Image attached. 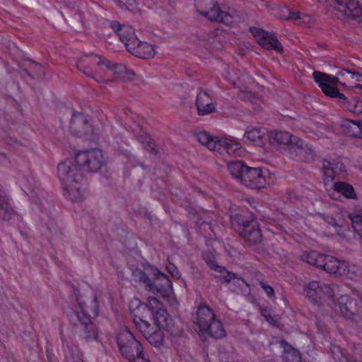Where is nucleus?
Instances as JSON below:
<instances>
[{
  "mask_svg": "<svg viewBox=\"0 0 362 362\" xmlns=\"http://www.w3.org/2000/svg\"><path fill=\"white\" fill-rule=\"evenodd\" d=\"M58 176L69 198L80 202L86 197L83 171L77 165L75 158L66 159L58 165Z\"/></svg>",
  "mask_w": 362,
  "mask_h": 362,
  "instance_id": "f257e3e1",
  "label": "nucleus"
},
{
  "mask_svg": "<svg viewBox=\"0 0 362 362\" xmlns=\"http://www.w3.org/2000/svg\"><path fill=\"white\" fill-rule=\"evenodd\" d=\"M90 313L88 307L86 305L81 296H76V303L74 305L71 320L79 327L80 332L86 339H95L97 336V330L92 322L91 314L97 315L98 313V304L96 297L91 301Z\"/></svg>",
  "mask_w": 362,
  "mask_h": 362,
  "instance_id": "f03ea898",
  "label": "nucleus"
},
{
  "mask_svg": "<svg viewBox=\"0 0 362 362\" xmlns=\"http://www.w3.org/2000/svg\"><path fill=\"white\" fill-rule=\"evenodd\" d=\"M228 170L232 177L250 188H261L266 185L265 176L259 168H250L241 161L228 163Z\"/></svg>",
  "mask_w": 362,
  "mask_h": 362,
  "instance_id": "7ed1b4c3",
  "label": "nucleus"
},
{
  "mask_svg": "<svg viewBox=\"0 0 362 362\" xmlns=\"http://www.w3.org/2000/svg\"><path fill=\"white\" fill-rule=\"evenodd\" d=\"M76 67L87 76L96 79L97 76L105 83L113 81L106 78L107 70L112 69L111 62L96 54H90L82 57L78 61Z\"/></svg>",
  "mask_w": 362,
  "mask_h": 362,
  "instance_id": "20e7f679",
  "label": "nucleus"
},
{
  "mask_svg": "<svg viewBox=\"0 0 362 362\" xmlns=\"http://www.w3.org/2000/svg\"><path fill=\"white\" fill-rule=\"evenodd\" d=\"M304 291L306 298L312 303L330 307L337 293L338 286L320 281H312L305 286Z\"/></svg>",
  "mask_w": 362,
  "mask_h": 362,
  "instance_id": "39448f33",
  "label": "nucleus"
},
{
  "mask_svg": "<svg viewBox=\"0 0 362 362\" xmlns=\"http://www.w3.org/2000/svg\"><path fill=\"white\" fill-rule=\"evenodd\" d=\"M331 310L337 315L346 320L358 322L362 320V299L354 298L348 295H342L332 301Z\"/></svg>",
  "mask_w": 362,
  "mask_h": 362,
  "instance_id": "423d86ee",
  "label": "nucleus"
},
{
  "mask_svg": "<svg viewBox=\"0 0 362 362\" xmlns=\"http://www.w3.org/2000/svg\"><path fill=\"white\" fill-rule=\"evenodd\" d=\"M197 11L211 21L230 25L233 22L234 11H223L215 0H195Z\"/></svg>",
  "mask_w": 362,
  "mask_h": 362,
  "instance_id": "0eeeda50",
  "label": "nucleus"
},
{
  "mask_svg": "<svg viewBox=\"0 0 362 362\" xmlns=\"http://www.w3.org/2000/svg\"><path fill=\"white\" fill-rule=\"evenodd\" d=\"M74 158L83 172H97L105 163L102 151L98 149L80 151Z\"/></svg>",
  "mask_w": 362,
  "mask_h": 362,
  "instance_id": "6e6552de",
  "label": "nucleus"
},
{
  "mask_svg": "<svg viewBox=\"0 0 362 362\" xmlns=\"http://www.w3.org/2000/svg\"><path fill=\"white\" fill-rule=\"evenodd\" d=\"M117 342L121 354L128 360L140 354L143 350L141 343L136 340L132 332L127 329L119 332L117 337Z\"/></svg>",
  "mask_w": 362,
  "mask_h": 362,
  "instance_id": "1a4fd4ad",
  "label": "nucleus"
},
{
  "mask_svg": "<svg viewBox=\"0 0 362 362\" xmlns=\"http://www.w3.org/2000/svg\"><path fill=\"white\" fill-rule=\"evenodd\" d=\"M134 323L149 343L156 346H159L163 344V334L156 325H151L142 316L138 315H135Z\"/></svg>",
  "mask_w": 362,
  "mask_h": 362,
  "instance_id": "9d476101",
  "label": "nucleus"
},
{
  "mask_svg": "<svg viewBox=\"0 0 362 362\" xmlns=\"http://www.w3.org/2000/svg\"><path fill=\"white\" fill-rule=\"evenodd\" d=\"M70 132L78 137L100 134L102 129L98 127H92L88 124L87 117L81 113H74L70 120Z\"/></svg>",
  "mask_w": 362,
  "mask_h": 362,
  "instance_id": "9b49d317",
  "label": "nucleus"
},
{
  "mask_svg": "<svg viewBox=\"0 0 362 362\" xmlns=\"http://www.w3.org/2000/svg\"><path fill=\"white\" fill-rule=\"evenodd\" d=\"M149 271L151 272V275L153 276V280H150V282L147 284L146 290L153 293H158L162 297L168 296L173 291L172 283L170 279L156 268H151Z\"/></svg>",
  "mask_w": 362,
  "mask_h": 362,
  "instance_id": "f8f14e48",
  "label": "nucleus"
},
{
  "mask_svg": "<svg viewBox=\"0 0 362 362\" xmlns=\"http://www.w3.org/2000/svg\"><path fill=\"white\" fill-rule=\"evenodd\" d=\"M315 82L322 89V92L331 98L337 97L340 99H346L344 94L339 92L337 85L339 83V78L325 73L315 71L313 74Z\"/></svg>",
  "mask_w": 362,
  "mask_h": 362,
  "instance_id": "ddd939ff",
  "label": "nucleus"
},
{
  "mask_svg": "<svg viewBox=\"0 0 362 362\" xmlns=\"http://www.w3.org/2000/svg\"><path fill=\"white\" fill-rule=\"evenodd\" d=\"M322 269L328 273L338 276H346L352 279L355 276V267L346 261H339L337 258L326 255Z\"/></svg>",
  "mask_w": 362,
  "mask_h": 362,
  "instance_id": "4468645a",
  "label": "nucleus"
},
{
  "mask_svg": "<svg viewBox=\"0 0 362 362\" xmlns=\"http://www.w3.org/2000/svg\"><path fill=\"white\" fill-rule=\"evenodd\" d=\"M344 16L361 21L362 8L355 0H325Z\"/></svg>",
  "mask_w": 362,
  "mask_h": 362,
  "instance_id": "2eb2a0df",
  "label": "nucleus"
},
{
  "mask_svg": "<svg viewBox=\"0 0 362 362\" xmlns=\"http://www.w3.org/2000/svg\"><path fill=\"white\" fill-rule=\"evenodd\" d=\"M322 169L325 182H332L336 176L346 172L345 165L340 156L329 157L322 161Z\"/></svg>",
  "mask_w": 362,
  "mask_h": 362,
  "instance_id": "dca6fc26",
  "label": "nucleus"
},
{
  "mask_svg": "<svg viewBox=\"0 0 362 362\" xmlns=\"http://www.w3.org/2000/svg\"><path fill=\"white\" fill-rule=\"evenodd\" d=\"M250 32L258 44L266 49H274L277 52H282L283 47L279 41L273 35L260 28H252Z\"/></svg>",
  "mask_w": 362,
  "mask_h": 362,
  "instance_id": "f3484780",
  "label": "nucleus"
},
{
  "mask_svg": "<svg viewBox=\"0 0 362 362\" xmlns=\"http://www.w3.org/2000/svg\"><path fill=\"white\" fill-rule=\"evenodd\" d=\"M215 314L213 310L205 305H199L197 313L195 323L198 327V333L205 334L209 329V325L215 320Z\"/></svg>",
  "mask_w": 362,
  "mask_h": 362,
  "instance_id": "a211bd4d",
  "label": "nucleus"
},
{
  "mask_svg": "<svg viewBox=\"0 0 362 362\" xmlns=\"http://www.w3.org/2000/svg\"><path fill=\"white\" fill-rule=\"evenodd\" d=\"M110 25L119 37V40L125 45L127 50L130 49V44L133 45L136 42L137 37L131 26L122 25L117 21L112 22Z\"/></svg>",
  "mask_w": 362,
  "mask_h": 362,
  "instance_id": "6ab92c4d",
  "label": "nucleus"
},
{
  "mask_svg": "<svg viewBox=\"0 0 362 362\" xmlns=\"http://www.w3.org/2000/svg\"><path fill=\"white\" fill-rule=\"evenodd\" d=\"M238 233L250 245H258L262 241V232L256 221H252L247 228L238 230Z\"/></svg>",
  "mask_w": 362,
  "mask_h": 362,
  "instance_id": "aec40b11",
  "label": "nucleus"
},
{
  "mask_svg": "<svg viewBox=\"0 0 362 362\" xmlns=\"http://www.w3.org/2000/svg\"><path fill=\"white\" fill-rule=\"evenodd\" d=\"M130 49L128 51L132 54L141 59H151L156 54L153 45L145 42H141L138 38L136 43L130 44Z\"/></svg>",
  "mask_w": 362,
  "mask_h": 362,
  "instance_id": "412c9836",
  "label": "nucleus"
},
{
  "mask_svg": "<svg viewBox=\"0 0 362 362\" xmlns=\"http://www.w3.org/2000/svg\"><path fill=\"white\" fill-rule=\"evenodd\" d=\"M155 325L161 330V329H165L169 331L173 335H181L182 332L180 330L174 332L173 329V320L169 317V315L166 310L159 309L156 311L155 313L152 314Z\"/></svg>",
  "mask_w": 362,
  "mask_h": 362,
  "instance_id": "4be33fe9",
  "label": "nucleus"
},
{
  "mask_svg": "<svg viewBox=\"0 0 362 362\" xmlns=\"http://www.w3.org/2000/svg\"><path fill=\"white\" fill-rule=\"evenodd\" d=\"M196 106L199 115H205L215 111V104L206 92H200L197 95Z\"/></svg>",
  "mask_w": 362,
  "mask_h": 362,
  "instance_id": "5701e85b",
  "label": "nucleus"
},
{
  "mask_svg": "<svg viewBox=\"0 0 362 362\" xmlns=\"http://www.w3.org/2000/svg\"><path fill=\"white\" fill-rule=\"evenodd\" d=\"M269 141L273 144L289 145L293 149L296 143L299 138L292 136L287 132H272L269 136Z\"/></svg>",
  "mask_w": 362,
  "mask_h": 362,
  "instance_id": "b1692460",
  "label": "nucleus"
},
{
  "mask_svg": "<svg viewBox=\"0 0 362 362\" xmlns=\"http://www.w3.org/2000/svg\"><path fill=\"white\" fill-rule=\"evenodd\" d=\"M244 138L253 145L262 147L267 139V135L264 129L253 128L245 133Z\"/></svg>",
  "mask_w": 362,
  "mask_h": 362,
  "instance_id": "393cba45",
  "label": "nucleus"
},
{
  "mask_svg": "<svg viewBox=\"0 0 362 362\" xmlns=\"http://www.w3.org/2000/svg\"><path fill=\"white\" fill-rule=\"evenodd\" d=\"M216 151L223 153L224 151L228 155L235 154L240 149V144L230 139H218Z\"/></svg>",
  "mask_w": 362,
  "mask_h": 362,
  "instance_id": "a878e982",
  "label": "nucleus"
},
{
  "mask_svg": "<svg viewBox=\"0 0 362 362\" xmlns=\"http://www.w3.org/2000/svg\"><path fill=\"white\" fill-rule=\"evenodd\" d=\"M296 146L293 148L297 153L303 158L306 162H311L315 158V151L311 146L305 144L303 140H296Z\"/></svg>",
  "mask_w": 362,
  "mask_h": 362,
  "instance_id": "bb28decb",
  "label": "nucleus"
},
{
  "mask_svg": "<svg viewBox=\"0 0 362 362\" xmlns=\"http://www.w3.org/2000/svg\"><path fill=\"white\" fill-rule=\"evenodd\" d=\"M111 66L112 69L107 70V77L109 78V74H112L114 76H121L124 81H132L134 79L136 74L132 70L127 69L126 66L123 64H112Z\"/></svg>",
  "mask_w": 362,
  "mask_h": 362,
  "instance_id": "cd10ccee",
  "label": "nucleus"
},
{
  "mask_svg": "<svg viewBox=\"0 0 362 362\" xmlns=\"http://www.w3.org/2000/svg\"><path fill=\"white\" fill-rule=\"evenodd\" d=\"M284 349L282 359L284 362H300L301 357L298 350L295 349L284 341H281Z\"/></svg>",
  "mask_w": 362,
  "mask_h": 362,
  "instance_id": "c85d7f7f",
  "label": "nucleus"
},
{
  "mask_svg": "<svg viewBox=\"0 0 362 362\" xmlns=\"http://www.w3.org/2000/svg\"><path fill=\"white\" fill-rule=\"evenodd\" d=\"M233 224H237V230H241L242 228H247L252 221H255L252 215L247 211H243L240 213L235 214L232 219Z\"/></svg>",
  "mask_w": 362,
  "mask_h": 362,
  "instance_id": "c756f323",
  "label": "nucleus"
},
{
  "mask_svg": "<svg viewBox=\"0 0 362 362\" xmlns=\"http://www.w3.org/2000/svg\"><path fill=\"white\" fill-rule=\"evenodd\" d=\"M197 139L198 141L206 146L209 150L216 151V148L218 141L217 138L211 136L208 132H201L197 134Z\"/></svg>",
  "mask_w": 362,
  "mask_h": 362,
  "instance_id": "7c9ffc66",
  "label": "nucleus"
},
{
  "mask_svg": "<svg viewBox=\"0 0 362 362\" xmlns=\"http://www.w3.org/2000/svg\"><path fill=\"white\" fill-rule=\"evenodd\" d=\"M325 256L326 255L320 254L315 251H312L308 254H304L302 256V259L310 264L322 268Z\"/></svg>",
  "mask_w": 362,
  "mask_h": 362,
  "instance_id": "2f4dec72",
  "label": "nucleus"
},
{
  "mask_svg": "<svg viewBox=\"0 0 362 362\" xmlns=\"http://www.w3.org/2000/svg\"><path fill=\"white\" fill-rule=\"evenodd\" d=\"M209 329L206 331L205 334H208L211 337L216 339L222 338L226 335L222 323L216 318L209 325Z\"/></svg>",
  "mask_w": 362,
  "mask_h": 362,
  "instance_id": "473e14b6",
  "label": "nucleus"
},
{
  "mask_svg": "<svg viewBox=\"0 0 362 362\" xmlns=\"http://www.w3.org/2000/svg\"><path fill=\"white\" fill-rule=\"evenodd\" d=\"M210 267L218 272L221 274L223 279L225 280L226 282L229 283L232 280H235L236 281H242L243 283H245L243 280H241L240 279L237 277V275L234 273L229 272L226 269L225 267L218 266L214 262H211L209 264Z\"/></svg>",
  "mask_w": 362,
  "mask_h": 362,
  "instance_id": "72a5a7b5",
  "label": "nucleus"
},
{
  "mask_svg": "<svg viewBox=\"0 0 362 362\" xmlns=\"http://www.w3.org/2000/svg\"><path fill=\"white\" fill-rule=\"evenodd\" d=\"M13 215V210L4 196L0 198V217L4 221L10 220Z\"/></svg>",
  "mask_w": 362,
  "mask_h": 362,
  "instance_id": "f704fd0d",
  "label": "nucleus"
},
{
  "mask_svg": "<svg viewBox=\"0 0 362 362\" xmlns=\"http://www.w3.org/2000/svg\"><path fill=\"white\" fill-rule=\"evenodd\" d=\"M334 189L341 193L347 198H354L355 197L354 189L349 184L342 182H336L334 185Z\"/></svg>",
  "mask_w": 362,
  "mask_h": 362,
  "instance_id": "c9c22d12",
  "label": "nucleus"
},
{
  "mask_svg": "<svg viewBox=\"0 0 362 362\" xmlns=\"http://www.w3.org/2000/svg\"><path fill=\"white\" fill-rule=\"evenodd\" d=\"M147 308L151 310V314H153L159 309H163L162 303L157 298L149 297L148 298V304L146 305H141L139 307L138 310H146Z\"/></svg>",
  "mask_w": 362,
  "mask_h": 362,
  "instance_id": "e433bc0d",
  "label": "nucleus"
},
{
  "mask_svg": "<svg viewBox=\"0 0 362 362\" xmlns=\"http://www.w3.org/2000/svg\"><path fill=\"white\" fill-rule=\"evenodd\" d=\"M132 275L134 281L143 283L145 285L146 289L147 288V284H148L151 279L146 272L141 269H136L133 270Z\"/></svg>",
  "mask_w": 362,
  "mask_h": 362,
  "instance_id": "4c0bfd02",
  "label": "nucleus"
},
{
  "mask_svg": "<svg viewBox=\"0 0 362 362\" xmlns=\"http://www.w3.org/2000/svg\"><path fill=\"white\" fill-rule=\"evenodd\" d=\"M349 133L356 137L361 136V131L360 130L359 121L349 120L346 124Z\"/></svg>",
  "mask_w": 362,
  "mask_h": 362,
  "instance_id": "58836bf2",
  "label": "nucleus"
},
{
  "mask_svg": "<svg viewBox=\"0 0 362 362\" xmlns=\"http://www.w3.org/2000/svg\"><path fill=\"white\" fill-rule=\"evenodd\" d=\"M331 352L334 358L338 362L345 361V358H346V356L344 355V354L342 353V350L339 346L337 345L332 346L331 348Z\"/></svg>",
  "mask_w": 362,
  "mask_h": 362,
  "instance_id": "ea45409f",
  "label": "nucleus"
},
{
  "mask_svg": "<svg viewBox=\"0 0 362 362\" xmlns=\"http://www.w3.org/2000/svg\"><path fill=\"white\" fill-rule=\"evenodd\" d=\"M353 228L362 238V217L358 216L352 223Z\"/></svg>",
  "mask_w": 362,
  "mask_h": 362,
  "instance_id": "a19ab883",
  "label": "nucleus"
},
{
  "mask_svg": "<svg viewBox=\"0 0 362 362\" xmlns=\"http://www.w3.org/2000/svg\"><path fill=\"white\" fill-rule=\"evenodd\" d=\"M166 269L174 278H176L177 279L180 278L181 274L178 271L177 268L173 264L169 262L166 265Z\"/></svg>",
  "mask_w": 362,
  "mask_h": 362,
  "instance_id": "79ce46f5",
  "label": "nucleus"
},
{
  "mask_svg": "<svg viewBox=\"0 0 362 362\" xmlns=\"http://www.w3.org/2000/svg\"><path fill=\"white\" fill-rule=\"evenodd\" d=\"M121 8L129 9V6H132L135 3V0H115Z\"/></svg>",
  "mask_w": 362,
  "mask_h": 362,
  "instance_id": "37998d69",
  "label": "nucleus"
},
{
  "mask_svg": "<svg viewBox=\"0 0 362 362\" xmlns=\"http://www.w3.org/2000/svg\"><path fill=\"white\" fill-rule=\"evenodd\" d=\"M259 285L269 297L274 296V288L264 281H260Z\"/></svg>",
  "mask_w": 362,
  "mask_h": 362,
  "instance_id": "c03bdc74",
  "label": "nucleus"
},
{
  "mask_svg": "<svg viewBox=\"0 0 362 362\" xmlns=\"http://www.w3.org/2000/svg\"><path fill=\"white\" fill-rule=\"evenodd\" d=\"M350 110L357 115L362 113V101H355L353 107H350Z\"/></svg>",
  "mask_w": 362,
  "mask_h": 362,
  "instance_id": "a18cd8bd",
  "label": "nucleus"
},
{
  "mask_svg": "<svg viewBox=\"0 0 362 362\" xmlns=\"http://www.w3.org/2000/svg\"><path fill=\"white\" fill-rule=\"evenodd\" d=\"M129 361L130 362H149L148 359L145 357V354L143 353V350L140 354L136 355Z\"/></svg>",
  "mask_w": 362,
  "mask_h": 362,
  "instance_id": "49530a36",
  "label": "nucleus"
},
{
  "mask_svg": "<svg viewBox=\"0 0 362 362\" xmlns=\"http://www.w3.org/2000/svg\"><path fill=\"white\" fill-rule=\"evenodd\" d=\"M344 70L346 71V73L351 75L352 78L355 79L356 81L362 82V74L349 69Z\"/></svg>",
  "mask_w": 362,
  "mask_h": 362,
  "instance_id": "de8ad7c7",
  "label": "nucleus"
},
{
  "mask_svg": "<svg viewBox=\"0 0 362 362\" xmlns=\"http://www.w3.org/2000/svg\"><path fill=\"white\" fill-rule=\"evenodd\" d=\"M144 144V147L146 148L148 151H149L151 153H156V151L154 148V144H152L149 140L146 141V143Z\"/></svg>",
  "mask_w": 362,
  "mask_h": 362,
  "instance_id": "09e8293b",
  "label": "nucleus"
},
{
  "mask_svg": "<svg viewBox=\"0 0 362 362\" xmlns=\"http://www.w3.org/2000/svg\"><path fill=\"white\" fill-rule=\"evenodd\" d=\"M300 18V13L290 11L288 16L285 18L286 20H298Z\"/></svg>",
  "mask_w": 362,
  "mask_h": 362,
  "instance_id": "8fccbe9b",
  "label": "nucleus"
},
{
  "mask_svg": "<svg viewBox=\"0 0 362 362\" xmlns=\"http://www.w3.org/2000/svg\"><path fill=\"white\" fill-rule=\"evenodd\" d=\"M262 315L266 318V320L270 323V324H275L276 321L271 316L270 313L267 310L262 311Z\"/></svg>",
  "mask_w": 362,
  "mask_h": 362,
  "instance_id": "3c124183",
  "label": "nucleus"
},
{
  "mask_svg": "<svg viewBox=\"0 0 362 362\" xmlns=\"http://www.w3.org/2000/svg\"><path fill=\"white\" fill-rule=\"evenodd\" d=\"M50 226L48 227L49 231L52 234H56L59 231V228L54 221H51Z\"/></svg>",
  "mask_w": 362,
  "mask_h": 362,
  "instance_id": "603ef678",
  "label": "nucleus"
},
{
  "mask_svg": "<svg viewBox=\"0 0 362 362\" xmlns=\"http://www.w3.org/2000/svg\"><path fill=\"white\" fill-rule=\"evenodd\" d=\"M67 362H82L81 360L79 358H70L67 361Z\"/></svg>",
  "mask_w": 362,
  "mask_h": 362,
  "instance_id": "864d4df0",
  "label": "nucleus"
},
{
  "mask_svg": "<svg viewBox=\"0 0 362 362\" xmlns=\"http://www.w3.org/2000/svg\"><path fill=\"white\" fill-rule=\"evenodd\" d=\"M345 69H343L340 72H339L337 74L338 76H343L344 75V72H346L345 70Z\"/></svg>",
  "mask_w": 362,
  "mask_h": 362,
  "instance_id": "5fc2aeb1",
  "label": "nucleus"
},
{
  "mask_svg": "<svg viewBox=\"0 0 362 362\" xmlns=\"http://www.w3.org/2000/svg\"><path fill=\"white\" fill-rule=\"evenodd\" d=\"M61 4H65L66 0H57Z\"/></svg>",
  "mask_w": 362,
  "mask_h": 362,
  "instance_id": "6e6d98bb",
  "label": "nucleus"
},
{
  "mask_svg": "<svg viewBox=\"0 0 362 362\" xmlns=\"http://www.w3.org/2000/svg\"><path fill=\"white\" fill-rule=\"evenodd\" d=\"M4 192L2 190L1 186L0 185V198L3 197Z\"/></svg>",
  "mask_w": 362,
  "mask_h": 362,
  "instance_id": "4d7b16f0",
  "label": "nucleus"
},
{
  "mask_svg": "<svg viewBox=\"0 0 362 362\" xmlns=\"http://www.w3.org/2000/svg\"><path fill=\"white\" fill-rule=\"evenodd\" d=\"M360 130L361 131V136H362V120L359 121Z\"/></svg>",
  "mask_w": 362,
  "mask_h": 362,
  "instance_id": "13d9d810",
  "label": "nucleus"
},
{
  "mask_svg": "<svg viewBox=\"0 0 362 362\" xmlns=\"http://www.w3.org/2000/svg\"><path fill=\"white\" fill-rule=\"evenodd\" d=\"M355 88H362V85L361 84H357L355 86Z\"/></svg>",
  "mask_w": 362,
  "mask_h": 362,
  "instance_id": "bf43d9fd",
  "label": "nucleus"
},
{
  "mask_svg": "<svg viewBox=\"0 0 362 362\" xmlns=\"http://www.w3.org/2000/svg\"><path fill=\"white\" fill-rule=\"evenodd\" d=\"M35 66L36 68H41V66L40 64H35Z\"/></svg>",
  "mask_w": 362,
  "mask_h": 362,
  "instance_id": "052dcab7",
  "label": "nucleus"
}]
</instances>
